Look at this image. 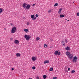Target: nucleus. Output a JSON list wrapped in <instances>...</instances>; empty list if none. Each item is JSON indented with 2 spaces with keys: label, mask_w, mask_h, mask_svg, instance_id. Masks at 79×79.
<instances>
[{
  "label": "nucleus",
  "mask_w": 79,
  "mask_h": 79,
  "mask_svg": "<svg viewBox=\"0 0 79 79\" xmlns=\"http://www.w3.org/2000/svg\"><path fill=\"white\" fill-rule=\"evenodd\" d=\"M60 18L64 17H65V16L64 15H60Z\"/></svg>",
  "instance_id": "17"
},
{
  "label": "nucleus",
  "mask_w": 79,
  "mask_h": 79,
  "mask_svg": "<svg viewBox=\"0 0 79 79\" xmlns=\"http://www.w3.org/2000/svg\"><path fill=\"white\" fill-rule=\"evenodd\" d=\"M73 57V55L71 54L70 55H69V58L70 59H72Z\"/></svg>",
  "instance_id": "7"
},
{
  "label": "nucleus",
  "mask_w": 79,
  "mask_h": 79,
  "mask_svg": "<svg viewBox=\"0 0 79 79\" xmlns=\"http://www.w3.org/2000/svg\"><path fill=\"white\" fill-rule=\"evenodd\" d=\"M44 48H46L48 47V46L46 44H44Z\"/></svg>",
  "instance_id": "24"
},
{
  "label": "nucleus",
  "mask_w": 79,
  "mask_h": 79,
  "mask_svg": "<svg viewBox=\"0 0 79 79\" xmlns=\"http://www.w3.org/2000/svg\"><path fill=\"white\" fill-rule=\"evenodd\" d=\"M36 19V17H35L34 19H32V20H35V19Z\"/></svg>",
  "instance_id": "32"
},
{
  "label": "nucleus",
  "mask_w": 79,
  "mask_h": 79,
  "mask_svg": "<svg viewBox=\"0 0 79 79\" xmlns=\"http://www.w3.org/2000/svg\"><path fill=\"white\" fill-rule=\"evenodd\" d=\"M27 5V4H26V3H24L23 4V6L24 8H25L26 7Z\"/></svg>",
  "instance_id": "10"
},
{
  "label": "nucleus",
  "mask_w": 79,
  "mask_h": 79,
  "mask_svg": "<svg viewBox=\"0 0 79 79\" xmlns=\"http://www.w3.org/2000/svg\"><path fill=\"white\" fill-rule=\"evenodd\" d=\"M67 21H69V20H67Z\"/></svg>",
  "instance_id": "45"
},
{
  "label": "nucleus",
  "mask_w": 79,
  "mask_h": 79,
  "mask_svg": "<svg viewBox=\"0 0 79 79\" xmlns=\"http://www.w3.org/2000/svg\"><path fill=\"white\" fill-rule=\"evenodd\" d=\"M58 5V3H56L55 4L54 6H56Z\"/></svg>",
  "instance_id": "20"
},
{
  "label": "nucleus",
  "mask_w": 79,
  "mask_h": 79,
  "mask_svg": "<svg viewBox=\"0 0 79 79\" xmlns=\"http://www.w3.org/2000/svg\"><path fill=\"white\" fill-rule=\"evenodd\" d=\"M54 54L55 55H57V54L58 55H60L61 54L60 52H59L58 51H56L55 52Z\"/></svg>",
  "instance_id": "3"
},
{
  "label": "nucleus",
  "mask_w": 79,
  "mask_h": 79,
  "mask_svg": "<svg viewBox=\"0 0 79 79\" xmlns=\"http://www.w3.org/2000/svg\"><path fill=\"white\" fill-rule=\"evenodd\" d=\"M75 71L74 70H72L71 71V73H74L75 72Z\"/></svg>",
  "instance_id": "27"
},
{
  "label": "nucleus",
  "mask_w": 79,
  "mask_h": 79,
  "mask_svg": "<svg viewBox=\"0 0 79 79\" xmlns=\"http://www.w3.org/2000/svg\"><path fill=\"white\" fill-rule=\"evenodd\" d=\"M77 16H79V13H78L77 14Z\"/></svg>",
  "instance_id": "34"
},
{
  "label": "nucleus",
  "mask_w": 79,
  "mask_h": 79,
  "mask_svg": "<svg viewBox=\"0 0 79 79\" xmlns=\"http://www.w3.org/2000/svg\"><path fill=\"white\" fill-rule=\"evenodd\" d=\"M14 43L16 44H18L19 43V41L18 40H15Z\"/></svg>",
  "instance_id": "5"
},
{
  "label": "nucleus",
  "mask_w": 79,
  "mask_h": 79,
  "mask_svg": "<svg viewBox=\"0 0 79 79\" xmlns=\"http://www.w3.org/2000/svg\"><path fill=\"white\" fill-rule=\"evenodd\" d=\"M36 58H37L36 57L34 56L32 57L31 58L32 60V61H35L36 60Z\"/></svg>",
  "instance_id": "4"
},
{
  "label": "nucleus",
  "mask_w": 79,
  "mask_h": 79,
  "mask_svg": "<svg viewBox=\"0 0 79 79\" xmlns=\"http://www.w3.org/2000/svg\"><path fill=\"white\" fill-rule=\"evenodd\" d=\"M29 24H30V23H29V22H28L27 23V25H29Z\"/></svg>",
  "instance_id": "31"
},
{
  "label": "nucleus",
  "mask_w": 79,
  "mask_h": 79,
  "mask_svg": "<svg viewBox=\"0 0 79 79\" xmlns=\"http://www.w3.org/2000/svg\"><path fill=\"white\" fill-rule=\"evenodd\" d=\"M43 77L44 79H45L47 77V76L46 75H44Z\"/></svg>",
  "instance_id": "18"
},
{
  "label": "nucleus",
  "mask_w": 79,
  "mask_h": 79,
  "mask_svg": "<svg viewBox=\"0 0 79 79\" xmlns=\"http://www.w3.org/2000/svg\"><path fill=\"white\" fill-rule=\"evenodd\" d=\"M61 43H62V46H65V43H64V41H62Z\"/></svg>",
  "instance_id": "9"
},
{
  "label": "nucleus",
  "mask_w": 79,
  "mask_h": 79,
  "mask_svg": "<svg viewBox=\"0 0 79 79\" xmlns=\"http://www.w3.org/2000/svg\"><path fill=\"white\" fill-rule=\"evenodd\" d=\"M64 41H65V42L66 43H67L68 42L67 40H66V39H65Z\"/></svg>",
  "instance_id": "30"
},
{
  "label": "nucleus",
  "mask_w": 79,
  "mask_h": 79,
  "mask_svg": "<svg viewBox=\"0 0 79 79\" xmlns=\"http://www.w3.org/2000/svg\"><path fill=\"white\" fill-rule=\"evenodd\" d=\"M16 56L17 57H20V54L19 53H17L16 54Z\"/></svg>",
  "instance_id": "11"
},
{
  "label": "nucleus",
  "mask_w": 79,
  "mask_h": 79,
  "mask_svg": "<svg viewBox=\"0 0 79 79\" xmlns=\"http://www.w3.org/2000/svg\"><path fill=\"white\" fill-rule=\"evenodd\" d=\"M28 79H32V78H28Z\"/></svg>",
  "instance_id": "43"
},
{
  "label": "nucleus",
  "mask_w": 79,
  "mask_h": 79,
  "mask_svg": "<svg viewBox=\"0 0 79 79\" xmlns=\"http://www.w3.org/2000/svg\"><path fill=\"white\" fill-rule=\"evenodd\" d=\"M36 40H37V41L39 40H40V38L37 37L36 38Z\"/></svg>",
  "instance_id": "25"
},
{
  "label": "nucleus",
  "mask_w": 79,
  "mask_h": 79,
  "mask_svg": "<svg viewBox=\"0 0 79 79\" xmlns=\"http://www.w3.org/2000/svg\"><path fill=\"white\" fill-rule=\"evenodd\" d=\"M73 62L74 63H75L77 62V60H75L73 59Z\"/></svg>",
  "instance_id": "22"
},
{
  "label": "nucleus",
  "mask_w": 79,
  "mask_h": 79,
  "mask_svg": "<svg viewBox=\"0 0 79 79\" xmlns=\"http://www.w3.org/2000/svg\"><path fill=\"white\" fill-rule=\"evenodd\" d=\"M32 69L33 70H35V67H33L32 68Z\"/></svg>",
  "instance_id": "29"
},
{
  "label": "nucleus",
  "mask_w": 79,
  "mask_h": 79,
  "mask_svg": "<svg viewBox=\"0 0 79 79\" xmlns=\"http://www.w3.org/2000/svg\"><path fill=\"white\" fill-rule=\"evenodd\" d=\"M57 79V77H54L52 79Z\"/></svg>",
  "instance_id": "28"
},
{
  "label": "nucleus",
  "mask_w": 79,
  "mask_h": 79,
  "mask_svg": "<svg viewBox=\"0 0 79 79\" xmlns=\"http://www.w3.org/2000/svg\"><path fill=\"white\" fill-rule=\"evenodd\" d=\"M31 18L32 19H34V17H35V16H34V15H31Z\"/></svg>",
  "instance_id": "19"
},
{
  "label": "nucleus",
  "mask_w": 79,
  "mask_h": 79,
  "mask_svg": "<svg viewBox=\"0 0 79 79\" xmlns=\"http://www.w3.org/2000/svg\"><path fill=\"white\" fill-rule=\"evenodd\" d=\"M4 30H6V28H4Z\"/></svg>",
  "instance_id": "47"
},
{
  "label": "nucleus",
  "mask_w": 79,
  "mask_h": 79,
  "mask_svg": "<svg viewBox=\"0 0 79 79\" xmlns=\"http://www.w3.org/2000/svg\"><path fill=\"white\" fill-rule=\"evenodd\" d=\"M16 31V27H13L12 28L11 32L12 33H14Z\"/></svg>",
  "instance_id": "1"
},
{
  "label": "nucleus",
  "mask_w": 79,
  "mask_h": 79,
  "mask_svg": "<svg viewBox=\"0 0 79 79\" xmlns=\"http://www.w3.org/2000/svg\"><path fill=\"white\" fill-rule=\"evenodd\" d=\"M10 40H13V38H11L10 39Z\"/></svg>",
  "instance_id": "36"
},
{
  "label": "nucleus",
  "mask_w": 79,
  "mask_h": 79,
  "mask_svg": "<svg viewBox=\"0 0 79 79\" xmlns=\"http://www.w3.org/2000/svg\"><path fill=\"white\" fill-rule=\"evenodd\" d=\"M65 49L66 50H70V48L69 47H66Z\"/></svg>",
  "instance_id": "12"
},
{
  "label": "nucleus",
  "mask_w": 79,
  "mask_h": 79,
  "mask_svg": "<svg viewBox=\"0 0 79 79\" xmlns=\"http://www.w3.org/2000/svg\"><path fill=\"white\" fill-rule=\"evenodd\" d=\"M53 70V69L52 68H51L50 69V71H52Z\"/></svg>",
  "instance_id": "23"
},
{
  "label": "nucleus",
  "mask_w": 79,
  "mask_h": 79,
  "mask_svg": "<svg viewBox=\"0 0 79 79\" xmlns=\"http://www.w3.org/2000/svg\"><path fill=\"white\" fill-rule=\"evenodd\" d=\"M10 25L11 26H13V24L12 23H11Z\"/></svg>",
  "instance_id": "39"
},
{
  "label": "nucleus",
  "mask_w": 79,
  "mask_h": 79,
  "mask_svg": "<svg viewBox=\"0 0 79 79\" xmlns=\"http://www.w3.org/2000/svg\"><path fill=\"white\" fill-rule=\"evenodd\" d=\"M23 31L26 32H27H27H29L28 30L27 29H24Z\"/></svg>",
  "instance_id": "14"
},
{
  "label": "nucleus",
  "mask_w": 79,
  "mask_h": 79,
  "mask_svg": "<svg viewBox=\"0 0 79 79\" xmlns=\"http://www.w3.org/2000/svg\"><path fill=\"white\" fill-rule=\"evenodd\" d=\"M35 4H33L32 5V6H35Z\"/></svg>",
  "instance_id": "40"
},
{
  "label": "nucleus",
  "mask_w": 79,
  "mask_h": 79,
  "mask_svg": "<svg viewBox=\"0 0 79 79\" xmlns=\"http://www.w3.org/2000/svg\"><path fill=\"white\" fill-rule=\"evenodd\" d=\"M14 70V69L13 68L11 69V70Z\"/></svg>",
  "instance_id": "41"
},
{
  "label": "nucleus",
  "mask_w": 79,
  "mask_h": 79,
  "mask_svg": "<svg viewBox=\"0 0 79 79\" xmlns=\"http://www.w3.org/2000/svg\"><path fill=\"white\" fill-rule=\"evenodd\" d=\"M48 13H50L52 12V10L51 9L49 10L48 11Z\"/></svg>",
  "instance_id": "21"
},
{
  "label": "nucleus",
  "mask_w": 79,
  "mask_h": 79,
  "mask_svg": "<svg viewBox=\"0 0 79 79\" xmlns=\"http://www.w3.org/2000/svg\"><path fill=\"white\" fill-rule=\"evenodd\" d=\"M68 70L69 71H70V68L68 69Z\"/></svg>",
  "instance_id": "42"
},
{
  "label": "nucleus",
  "mask_w": 79,
  "mask_h": 79,
  "mask_svg": "<svg viewBox=\"0 0 79 79\" xmlns=\"http://www.w3.org/2000/svg\"><path fill=\"white\" fill-rule=\"evenodd\" d=\"M73 60H77V57H76V56L74 57L73 58Z\"/></svg>",
  "instance_id": "16"
},
{
  "label": "nucleus",
  "mask_w": 79,
  "mask_h": 79,
  "mask_svg": "<svg viewBox=\"0 0 79 79\" xmlns=\"http://www.w3.org/2000/svg\"><path fill=\"white\" fill-rule=\"evenodd\" d=\"M50 63L49 60H45L44 61V64H46V63Z\"/></svg>",
  "instance_id": "8"
},
{
  "label": "nucleus",
  "mask_w": 79,
  "mask_h": 79,
  "mask_svg": "<svg viewBox=\"0 0 79 79\" xmlns=\"http://www.w3.org/2000/svg\"><path fill=\"white\" fill-rule=\"evenodd\" d=\"M62 10V8H60L59 9V11H58V13H59V14H61V12Z\"/></svg>",
  "instance_id": "13"
},
{
  "label": "nucleus",
  "mask_w": 79,
  "mask_h": 79,
  "mask_svg": "<svg viewBox=\"0 0 79 79\" xmlns=\"http://www.w3.org/2000/svg\"><path fill=\"white\" fill-rule=\"evenodd\" d=\"M74 3V2H73V3Z\"/></svg>",
  "instance_id": "44"
},
{
  "label": "nucleus",
  "mask_w": 79,
  "mask_h": 79,
  "mask_svg": "<svg viewBox=\"0 0 79 79\" xmlns=\"http://www.w3.org/2000/svg\"><path fill=\"white\" fill-rule=\"evenodd\" d=\"M65 20H67V19H65Z\"/></svg>",
  "instance_id": "46"
},
{
  "label": "nucleus",
  "mask_w": 79,
  "mask_h": 79,
  "mask_svg": "<svg viewBox=\"0 0 79 79\" xmlns=\"http://www.w3.org/2000/svg\"><path fill=\"white\" fill-rule=\"evenodd\" d=\"M30 7L31 6H30L29 5H27V7H26V8L27 10H29Z\"/></svg>",
  "instance_id": "6"
},
{
  "label": "nucleus",
  "mask_w": 79,
  "mask_h": 79,
  "mask_svg": "<svg viewBox=\"0 0 79 79\" xmlns=\"http://www.w3.org/2000/svg\"><path fill=\"white\" fill-rule=\"evenodd\" d=\"M50 42H52V41H53V39H50Z\"/></svg>",
  "instance_id": "33"
},
{
  "label": "nucleus",
  "mask_w": 79,
  "mask_h": 79,
  "mask_svg": "<svg viewBox=\"0 0 79 79\" xmlns=\"http://www.w3.org/2000/svg\"><path fill=\"white\" fill-rule=\"evenodd\" d=\"M2 9L1 8H0V13H2Z\"/></svg>",
  "instance_id": "26"
},
{
  "label": "nucleus",
  "mask_w": 79,
  "mask_h": 79,
  "mask_svg": "<svg viewBox=\"0 0 79 79\" xmlns=\"http://www.w3.org/2000/svg\"><path fill=\"white\" fill-rule=\"evenodd\" d=\"M23 19H26L24 17H23Z\"/></svg>",
  "instance_id": "38"
},
{
  "label": "nucleus",
  "mask_w": 79,
  "mask_h": 79,
  "mask_svg": "<svg viewBox=\"0 0 79 79\" xmlns=\"http://www.w3.org/2000/svg\"><path fill=\"white\" fill-rule=\"evenodd\" d=\"M39 16V15H37V14H36V17H38Z\"/></svg>",
  "instance_id": "35"
},
{
  "label": "nucleus",
  "mask_w": 79,
  "mask_h": 79,
  "mask_svg": "<svg viewBox=\"0 0 79 79\" xmlns=\"http://www.w3.org/2000/svg\"><path fill=\"white\" fill-rule=\"evenodd\" d=\"M66 55H67V56H69V55L70 53L69 52H66Z\"/></svg>",
  "instance_id": "15"
},
{
  "label": "nucleus",
  "mask_w": 79,
  "mask_h": 79,
  "mask_svg": "<svg viewBox=\"0 0 79 79\" xmlns=\"http://www.w3.org/2000/svg\"><path fill=\"white\" fill-rule=\"evenodd\" d=\"M24 37L26 38L27 40H29L31 38L29 35H25V36H24Z\"/></svg>",
  "instance_id": "2"
},
{
  "label": "nucleus",
  "mask_w": 79,
  "mask_h": 79,
  "mask_svg": "<svg viewBox=\"0 0 79 79\" xmlns=\"http://www.w3.org/2000/svg\"><path fill=\"white\" fill-rule=\"evenodd\" d=\"M37 79H39V78L38 77H36Z\"/></svg>",
  "instance_id": "37"
}]
</instances>
